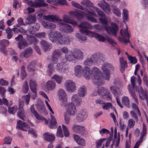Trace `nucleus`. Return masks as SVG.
<instances>
[{"instance_id": "1", "label": "nucleus", "mask_w": 148, "mask_h": 148, "mask_svg": "<svg viewBox=\"0 0 148 148\" xmlns=\"http://www.w3.org/2000/svg\"><path fill=\"white\" fill-rule=\"evenodd\" d=\"M81 4L86 7L84 8L80 5L75 1H72V4L73 6L80 9L84 10L86 14L77 10L69 12L70 15L76 17L77 19L82 18L84 17L88 20L94 23H97V20L92 17L96 15L94 10L97 11L98 15L100 16L99 21L105 28L108 33H111L114 36H116V32L118 29V27L115 24L112 23L111 27H108V23L110 22L111 21L109 18L107 17L104 13L102 11L96 7L92 6L93 4L89 0H83L81 2Z\"/></svg>"}, {"instance_id": "2", "label": "nucleus", "mask_w": 148, "mask_h": 148, "mask_svg": "<svg viewBox=\"0 0 148 148\" xmlns=\"http://www.w3.org/2000/svg\"><path fill=\"white\" fill-rule=\"evenodd\" d=\"M95 58L87 59L84 62L85 66L82 70V67L80 65H77L74 69L75 74L76 76L79 77L83 75L86 79L91 78L95 84L98 86L103 83V79L108 80L110 77V73L108 68L111 67L110 64H106L102 67L103 73L101 74L99 69L97 67H93L91 73L88 66H90L92 63H95Z\"/></svg>"}, {"instance_id": "3", "label": "nucleus", "mask_w": 148, "mask_h": 148, "mask_svg": "<svg viewBox=\"0 0 148 148\" xmlns=\"http://www.w3.org/2000/svg\"><path fill=\"white\" fill-rule=\"evenodd\" d=\"M40 26L38 24L36 25V27H32L30 28L29 30L26 32L22 27H20L18 25H16L14 26L12 31L15 34H18L19 32L25 34L28 37V40L30 41L29 44L34 43L35 44L38 42L37 40L35 38V36L39 38L44 37L45 36V33L42 32L37 34H35V32L38 30Z\"/></svg>"}, {"instance_id": "4", "label": "nucleus", "mask_w": 148, "mask_h": 148, "mask_svg": "<svg viewBox=\"0 0 148 148\" xmlns=\"http://www.w3.org/2000/svg\"><path fill=\"white\" fill-rule=\"evenodd\" d=\"M79 26L80 28L79 31L82 34H84L91 37H95L97 40L100 41L104 42L106 40H107L112 45L116 44V42L114 40L107 36H103L94 32L84 29H92V25L88 22H82L79 25Z\"/></svg>"}, {"instance_id": "5", "label": "nucleus", "mask_w": 148, "mask_h": 148, "mask_svg": "<svg viewBox=\"0 0 148 148\" xmlns=\"http://www.w3.org/2000/svg\"><path fill=\"white\" fill-rule=\"evenodd\" d=\"M37 18L38 19L39 21H40V18H42L47 21H49L53 22H58L60 25L64 29H60V31H64L66 33H70L73 31V29L71 27L67 24H62L61 22L62 21V20L59 19L58 16L54 15H48L45 16L42 13H40L38 14Z\"/></svg>"}, {"instance_id": "6", "label": "nucleus", "mask_w": 148, "mask_h": 148, "mask_svg": "<svg viewBox=\"0 0 148 148\" xmlns=\"http://www.w3.org/2000/svg\"><path fill=\"white\" fill-rule=\"evenodd\" d=\"M48 36L50 40L53 42L61 44H68L69 43L68 37H64L58 32L51 31L49 34Z\"/></svg>"}, {"instance_id": "7", "label": "nucleus", "mask_w": 148, "mask_h": 148, "mask_svg": "<svg viewBox=\"0 0 148 148\" xmlns=\"http://www.w3.org/2000/svg\"><path fill=\"white\" fill-rule=\"evenodd\" d=\"M135 77L134 76H132L131 78V81L132 84V86L130 84L128 86V88L130 93L132 96L134 98L135 103H133L132 104V108L133 110L136 112L139 116H140V112L139 109L137 106L138 104V100L137 97L135 94L133 93V91L135 89Z\"/></svg>"}, {"instance_id": "8", "label": "nucleus", "mask_w": 148, "mask_h": 148, "mask_svg": "<svg viewBox=\"0 0 148 148\" xmlns=\"http://www.w3.org/2000/svg\"><path fill=\"white\" fill-rule=\"evenodd\" d=\"M30 97V95L29 94L27 95L23 96L21 98L19 99V108L18 116L22 119L24 120L25 118L24 115V111L23 108L24 101H25V104L27 105L29 102Z\"/></svg>"}, {"instance_id": "9", "label": "nucleus", "mask_w": 148, "mask_h": 148, "mask_svg": "<svg viewBox=\"0 0 148 148\" xmlns=\"http://www.w3.org/2000/svg\"><path fill=\"white\" fill-rule=\"evenodd\" d=\"M83 58V53L79 49H75L72 51L71 55L66 56L63 62L65 63L67 60L72 61L74 59H80Z\"/></svg>"}, {"instance_id": "10", "label": "nucleus", "mask_w": 148, "mask_h": 148, "mask_svg": "<svg viewBox=\"0 0 148 148\" xmlns=\"http://www.w3.org/2000/svg\"><path fill=\"white\" fill-rule=\"evenodd\" d=\"M23 1L30 6L34 8L44 7L47 5L45 2V0H36L34 1L30 0H23Z\"/></svg>"}, {"instance_id": "11", "label": "nucleus", "mask_w": 148, "mask_h": 148, "mask_svg": "<svg viewBox=\"0 0 148 148\" xmlns=\"http://www.w3.org/2000/svg\"><path fill=\"white\" fill-rule=\"evenodd\" d=\"M126 28L124 29H121L120 31V34L122 37H119L118 38L119 40L121 42L124 43H127L130 42L129 37L130 36V34L127 30L128 28L126 25Z\"/></svg>"}, {"instance_id": "12", "label": "nucleus", "mask_w": 148, "mask_h": 148, "mask_svg": "<svg viewBox=\"0 0 148 148\" xmlns=\"http://www.w3.org/2000/svg\"><path fill=\"white\" fill-rule=\"evenodd\" d=\"M17 127L18 129L24 131L28 130V132L32 134L34 137H36L37 134L36 132L32 129H29L27 125L24 122H21L20 120H18L17 121Z\"/></svg>"}, {"instance_id": "13", "label": "nucleus", "mask_w": 148, "mask_h": 148, "mask_svg": "<svg viewBox=\"0 0 148 148\" xmlns=\"http://www.w3.org/2000/svg\"><path fill=\"white\" fill-rule=\"evenodd\" d=\"M63 104L65 107L66 113L70 115L73 116L77 113V110L75 105L72 103H67Z\"/></svg>"}, {"instance_id": "14", "label": "nucleus", "mask_w": 148, "mask_h": 148, "mask_svg": "<svg viewBox=\"0 0 148 148\" xmlns=\"http://www.w3.org/2000/svg\"><path fill=\"white\" fill-rule=\"evenodd\" d=\"M45 102L47 107L51 112L50 114L51 119V121L50 122L49 127L51 128H53L54 127H56L57 122L54 116L52 114H54V112L53 111L51 107L49 104L48 101L47 100H45Z\"/></svg>"}, {"instance_id": "15", "label": "nucleus", "mask_w": 148, "mask_h": 148, "mask_svg": "<svg viewBox=\"0 0 148 148\" xmlns=\"http://www.w3.org/2000/svg\"><path fill=\"white\" fill-rule=\"evenodd\" d=\"M98 93L100 95L101 99L104 100H109L111 99L110 93L103 88H100L98 90Z\"/></svg>"}, {"instance_id": "16", "label": "nucleus", "mask_w": 148, "mask_h": 148, "mask_svg": "<svg viewBox=\"0 0 148 148\" xmlns=\"http://www.w3.org/2000/svg\"><path fill=\"white\" fill-rule=\"evenodd\" d=\"M15 39L17 41H20L18 47L20 49H23L29 45L26 40L23 39V36L21 35H19L18 37L15 38Z\"/></svg>"}, {"instance_id": "17", "label": "nucleus", "mask_w": 148, "mask_h": 148, "mask_svg": "<svg viewBox=\"0 0 148 148\" xmlns=\"http://www.w3.org/2000/svg\"><path fill=\"white\" fill-rule=\"evenodd\" d=\"M9 44V42L6 40H3L0 41V51L5 55H7V51L6 47Z\"/></svg>"}, {"instance_id": "18", "label": "nucleus", "mask_w": 148, "mask_h": 148, "mask_svg": "<svg viewBox=\"0 0 148 148\" xmlns=\"http://www.w3.org/2000/svg\"><path fill=\"white\" fill-rule=\"evenodd\" d=\"M30 87L32 92L33 93V95L31 96L32 99H34L37 97L36 94V85L35 81L32 79L30 81Z\"/></svg>"}, {"instance_id": "19", "label": "nucleus", "mask_w": 148, "mask_h": 148, "mask_svg": "<svg viewBox=\"0 0 148 148\" xmlns=\"http://www.w3.org/2000/svg\"><path fill=\"white\" fill-rule=\"evenodd\" d=\"M58 95L60 99L62 101L63 104L67 102V95L65 92L62 89H60L58 92Z\"/></svg>"}, {"instance_id": "20", "label": "nucleus", "mask_w": 148, "mask_h": 148, "mask_svg": "<svg viewBox=\"0 0 148 148\" xmlns=\"http://www.w3.org/2000/svg\"><path fill=\"white\" fill-rule=\"evenodd\" d=\"M98 5L106 13H109L110 12V8L109 4L106 3L104 0H101L98 3Z\"/></svg>"}, {"instance_id": "21", "label": "nucleus", "mask_w": 148, "mask_h": 148, "mask_svg": "<svg viewBox=\"0 0 148 148\" xmlns=\"http://www.w3.org/2000/svg\"><path fill=\"white\" fill-rule=\"evenodd\" d=\"M65 86L67 91L69 92H73L75 90V83L72 81H67L65 83Z\"/></svg>"}, {"instance_id": "22", "label": "nucleus", "mask_w": 148, "mask_h": 148, "mask_svg": "<svg viewBox=\"0 0 148 148\" xmlns=\"http://www.w3.org/2000/svg\"><path fill=\"white\" fill-rule=\"evenodd\" d=\"M30 110L32 113L34 115L36 119L41 121H44L46 124L48 123V121L44 118L40 116L36 111L35 110L33 105L31 106Z\"/></svg>"}, {"instance_id": "23", "label": "nucleus", "mask_w": 148, "mask_h": 148, "mask_svg": "<svg viewBox=\"0 0 148 148\" xmlns=\"http://www.w3.org/2000/svg\"><path fill=\"white\" fill-rule=\"evenodd\" d=\"M87 116V114L86 111L82 110L77 114L76 119L78 122H81L85 120Z\"/></svg>"}, {"instance_id": "24", "label": "nucleus", "mask_w": 148, "mask_h": 148, "mask_svg": "<svg viewBox=\"0 0 148 148\" xmlns=\"http://www.w3.org/2000/svg\"><path fill=\"white\" fill-rule=\"evenodd\" d=\"M5 92V89L1 87H0V93L2 95V100L0 99V105H2L3 103L6 106L8 105V101L7 99L5 98L4 94Z\"/></svg>"}, {"instance_id": "25", "label": "nucleus", "mask_w": 148, "mask_h": 148, "mask_svg": "<svg viewBox=\"0 0 148 148\" xmlns=\"http://www.w3.org/2000/svg\"><path fill=\"white\" fill-rule=\"evenodd\" d=\"M138 90L139 94V96L141 99H146L147 101L148 100V97L147 96V91L146 90H144L141 87H139L138 88Z\"/></svg>"}, {"instance_id": "26", "label": "nucleus", "mask_w": 148, "mask_h": 148, "mask_svg": "<svg viewBox=\"0 0 148 148\" xmlns=\"http://www.w3.org/2000/svg\"><path fill=\"white\" fill-rule=\"evenodd\" d=\"M71 103H72L76 106H79L81 102V100L79 98L78 96L76 95L72 96L71 98Z\"/></svg>"}, {"instance_id": "27", "label": "nucleus", "mask_w": 148, "mask_h": 148, "mask_svg": "<svg viewBox=\"0 0 148 148\" xmlns=\"http://www.w3.org/2000/svg\"><path fill=\"white\" fill-rule=\"evenodd\" d=\"M43 137L45 140L48 141H53L55 139V137L54 135L50 134L48 133L44 134Z\"/></svg>"}, {"instance_id": "28", "label": "nucleus", "mask_w": 148, "mask_h": 148, "mask_svg": "<svg viewBox=\"0 0 148 148\" xmlns=\"http://www.w3.org/2000/svg\"><path fill=\"white\" fill-rule=\"evenodd\" d=\"M73 137L75 140L79 145L84 146L85 145V142L84 140L82 138H80L78 136L74 135Z\"/></svg>"}, {"instance_id": "29", "label": "nucleus", "mask_w": 148, "mask_h": 148, "mask_svg": "<svg viewBox=\"0 0 148 148\" xmlns=\"http://www.w3.org/2000/svg\"><path fill=\"white\" fill-rule=\"evenodd\" d=\"M63 20L64 22L69 23L73 25H77V22L74 20H72L66 15H64L63 16Z\"/></svg>"}, {"instance_id": "30", "label": "nucleus", "mask_w": 148, "mask_h": 148, "mask_svg": "<svg viewBox=\"0 0 148 148\" xmlns=\"http://www.w3.org/2000/svg\"><path fill=\"white\" fill-rule=\"evenodd\" d=\"M36 106L37 107L38 110L40 113H44L46 115L47 114V111L44 104L39 105L37 104L36 105Z\"/></svg>"}, {"instance_id": "31", "label": "nucleus", "mask_w": 148, "mask_h": 148, "mask_svg": "<svg viewBox=\"0 0 148 148\" xmlns=\"http://www.w3.org/2000/svg\"><path fill=\"white\" fill-rule=\"evenodd\" d=\"M72 130L74 132L76 133H80L84 131L85 129L83 126L73 125L72 127Z\"/></svg>"}, {"instance_id": "32", "label": "nucleus", "mask_w": 148, "mask_h": 148, "mask_svg": "<svg viewBox=\"0 0 148 148\" xmlns=\"http://www.w3.org/2000/svg\"><path fill=\"white\" fill-rule=\"evenodd\" d=\"M42 24L44 27L47 29H53L56 27V25L54 24L49 23L45 21L42 22Z\"/></svg>"}, {"instance_id": "33", "label": "nucleus", "mask_w": 148, "mask_h": 148, "mask_svg": "<svg viewBox=\"0 0 148 148\" xmlns=\"http://www.w3.org/2000/svg\"><path fill=\"white\" fill-rule=\"evenodd\" d=\"M32 52V50L31 48H28L25 50L24 53H21L20 57L21 58H23V57L27 58L31 55Z\"/></svg>"}, {"instance_id": "34", "label": "nucleus", "mask_w": 148, "mask_h": 148, "mask_svg": "<svg viewBox=\"0 0 148 148\" xmlns=\"http://www.w3.org/2000/svg\"><path fill=\"white\" fill-rule=\"evenodd\" d=\"M117 134V130L115 128L114 130V143H112V145L113 146L115 145V147H117L119 143L120 139L119 137H116V135Z\"/></svg>"}, {"instance_id": "35", "label": "nucleus", "mask_w": 148, "mask_h": 148, "mask_svg": "<svg viewBox=\"0 0 148 148\" xmlns=\"http://www.w3.org/2000/svg\"><path fill=\"white\" fill-rule=\"evenodd\" d=\"M27 23L30 24L35 22L36 21V16L34 15H30L27 18Z\"/></svg>"}, {"instance_id": "36", "label": "nucleus", "mask_w": 148, "mask_h": 148, "mask_svg": "<svg viewBox=\"0 0 148 148\" xmlns=\"http://www.w3.org/2000/svg\"><path fill=\"white\" fill-rule=\"evenodd\" d=\"M56 84L54 82L51 81H48L47 84V87L48 90H51L54 89L55 87Z\"/></svg>"}, {"instance_id": "37", "label": "nucleus", "mask_w": 148, "mask_h": 148, "mask_svg": "<svg viewBox=\"0 0 148 148\" xmlns=\"http://www.w3.org/2000/svg\"><path fill=\"white\" fill-rule=\"evenodd\" d=\"M123 16L124 20V22L125 24V21H127L128 20V11L127 9H123Z\"/></svg>"}, {"instance_id": "38", "label": "nucleus", "mask_w": 148, "mask_h": 148, "mask_svg": "<svg viewBox=\"0 0 148 148\" xmlns=\"http://www.w3.org/2000/svg\"><path fill=\"white\" fill-rule=\"evenodd\" d=\"M121 101L123 105L127 107H129L130 104V101L129 99L127 97H123L122 98Z\"/></svg>"}, {"instance_id": "39", "label": "nucleus", "mask_w": 148, "mask_h": 148, "mask_svg": "<svg viewBox=\"0 0 148 148\" xmlns=\"http://www.w3.org/2000/svg\"><path fill=\"white\" fill-rule=\"evenodd\" d=\"M40 43L41 45L43 46L45 51H48V49H50L51 47L47 44L45 40H41Z\"/></svg>"}, {"instance_id": "40", "label": "nucleus", "mask_w": 148, "mask_h": 148, "mask_svg": "<svg viewBox=\"0 0 148 148\" xmlns=\"http://www.w3.org/2000/svg\"><path fill=\"white\" fill-rule=\"evenodd\" d=\"M112 6L114 13L117 16H121V14L119 10L116 6L112 5Z\"/></svg>"}, {"instance_id": "41", "label": "nucleus", "mask_w": 148, "mask_h": 148, "mask_svg": "<svg viewBox=\"0 0 148 148\" xmlns=\"http://www.w3.org/2000/svg\"><path fill=\"white\" fill-rule=\"evenodd\" d=\"M78 93L80 96H84L86 93V87L84 86L80 87Z\"/></svg>"}, {"instance_id": "42", "label": "nucleus", "mask_w": 148, "mask_h": 148, "mask_svg": "<svg viewBox=\"0 0 148 148\" xmlns=\"http://www.w3.org/2000/svg\"><path fill=\"white\" fill-rule=\"evenodd\" d=\"M53 56H54L52 58V62H54L55 63L57 62V59L56 57L60 55V51L58 50H55L53 53Z\"/></svg>"}, {"instance_id": "43", "label": "nucleus", "mask_w": 148, "mask_h": 148, "mask_svg": "<svg viewBox=\"0 0 148 148\" xmlns=\"http://www.w3.org/2000/svg\"><path fill=\"white\" fill-rule=\"evenodd\" d=\"M52 78L54 79L57 83L60 84L62 81V77L61 76L55 75L52 77Z\"/></svg>"}, {"instance_id": "44", "label": "nucleus", "mask_w": 148, "mask_h": 148, "mask_svg": "<svg viewBox=\"0 0 148 148\" xmlns=\"http://www.w3.org/2000/svg\"><path fill=\"white\" fill-rule=\"evenodd\" d=\"M6 32L7 34V38L10 39L13 35L12 29L10 27H8L6 29Z\"/></svg>"}, {"instance_id": "45", "label": "nucleus", "mask_w": 148, "mask_h": 148, "mask_svg": "<svg viewBox=\"0 0 148 148\" xmlns=\"http://www.w3.org/2000/svg\"><path fill=\"white\" fill-rule=\"evenodd\" d=\"M110 89L111 91L115 96L116 95H119L118 93L117 92L118 89L116 88L115 86H111L110 88Z\"/></svg>"}, {"instance_id": "46", "label": "nucleus", "mask_w": 148, "mask_h": 148, "mask_svg": "<svg viewBox=\"0 0 148 148\" xmlns=\"http://www.w3.org/2000/svg\"><path fill=\"white\" fill-rule=\"evenodd\" d=\"M120 62L122 69H124L127 65L126 61L123 60V57L120 58Z\"/></svg>"}, {"instance_id": "47", "label": "nucleus", "mask_w": 148, "mask_h": 148, "mask_svg": "<svg viewBox=\"0 0 148 148\" xmlns=\"http://www.w3.org/2000/svg\"><path fill=\"white\" fill-rule=\"evenodd\" d=\"M56 135L58 137L62 138L64 136L62 131L61 127L60 126H59L58 128Z\"/></svg>"}, {"instance_id": "48", "label": "nucleus", "mask_w": 148, "mask_h": 148, "mask_svg": "<svg viewBox=\"0 0 148 148\" xmlns=\"http://www.w3.org/2000/svg\"><path fill=\"white\" fill-rule=\"evenodd\" d=\"M28 89L29 88L27 83V82H25L23 86L22 92L24 93H26L27 92Z\"/></svg>"}, {"instance_id": "49", "label": "nucleus", "mask_w": 148, "mask_h": 148, "mask_svg": "<svg viewBox=\"0 0 148 148\" xmlns=\"http://www.w3.org/2000/svg\"><path fill=\"white\" fill-rule=\"evenodd\" d=\"M147 132L146 131V125L143 124V132L141 134V136L140 138H142V140H143V139L144 136H145Z\"/></svg>"}, {"instance_id": "50", "label": "nucleus", "mask_w": 148, "mask_h": 148, "mask_svg": "<svg viewBox=\"0 0 148 148\" xmlns=\"http://www.w3.org/2000/svg\"><path fill=\"white\" fill-rule=\"evenodd\" d=\"M128 59L130 63L133 64H134L137 62V60L135 57L130 56L128 57Z\"/></svg>"}, {"instance_id": "51", "label": "nucleus", "mask_w": 148, "mask_h": 148, "mask_svg": "<svg viewBox=\"0 0 148 148\" xmlns=\"http://www.w3.org/2000/svg\"><path fill=\"white\" fill-rule=\"evenodd\" d=\"M17 109V107L14 106L13 107H9L8 108V111L10 113L13 114L15 113Z\"/></svg>"}, {"instance_id": "52", "label": "nucleus", "mask_w": 148, "mask_h": 148, "mask_svg": "<svg viewBox=\"0 0 148 148\" xmlns=\"http://www.w3.org/2000/svg\"><path fill=\"white\" fill-rule=\"evenodd\" d=\"M21 6V3L18 2L17 0H14L13 3V7L15 9L18 8H20Z\"/></svg>"}, {"instance_id": "53", "label": "nucleus", "mask_w": 148, "mask_h": 148, "mask_svg": "<svg viewBox=\"0 0 148 148\" xmlns=\"http://www.w3.org/2000/svg\"><path fill=\"white\" fill-rule=\"evenodd\" d=\"M110 108L113 109L112 104L110 103H106L103 107L104 110H108Z\"/></svg>"}, {"instance_id": "54", "label": "nucleus", "mask_w": 148, "mask_h": 148, "mask_svg": "<svg viewBox=\"0 0 148 148\" xmlns=\"http://www.w3.org/2000/svg\"><path fill=\"white\" fill-rule=\"evenodd\" d=\"M25 66H23L21 68V78L23 79L25 77L26 75V73L25 71Z\"/></svg>"}, {"instance_id": "55", "label": "nucleus", "mask_w": 148, "mask_h": 148, "mask_svg": "<svg viewBox=\"0 0 148 148\" xmlns=\"http://www.w3.org/2000/svg\"><path fill=\"white\" fill-rule=\"evenodd\" d=\"M106 140L105 138L100 139L96 142L97 147H100L103 143Z\"/></svg>"}, {"instance_id": "56", "label": "nucleus", "mask_w": 148, "mask_h": 148, "mask_svg": "<svg viewBox=\"0 0 148 148\" xmlns=\"http://www.w3.org/2000/svg\"><path fill=\"white\" fill-rule=\"evenodd\" d=\"M34 63L32 62L30 65L28 66L27 68L29 71H31L35 70V68L34 67Z\"/></svg>"}, {"instance_id": "57", "label": "nucleus", "mask_w": 148, "mask_h": 148, "mask_svg": "<svg viewBox=\"0 0 148 148\" xmlns=\"http://www.w3.org/2000/svg\"><path fill=\"white\" fill-rule=\"evenodd\" d=\"M8 84V82L3 79H0V85L2 86H6Z\"/></svg>"}, {"instance_id": "58", "label": "nucleus", "mask_w": 148, "mask_h": 148, "mask_svg": "<svg viewBox=\"0 0 148 148\" xmlns=\"http://www.w3.org/2000/svg\"><path fill=\"white\" fill-rule=\"evenodd\" d=\"M135 121L132 119H130L128 120V126L131 128L133 127L135 124Z\"/></svg>"}, {"instance_id": "59", "label": "nucleus", "mask_w": 148, "mask_h": 148, "mask_svg": "<svg viewBox=\"0 0 148 148\" xmlns=\"http://www.w3.org/2000/svg\"><path fill=\"white\" fill-rule=\"evenodd\" d=\"M62 127L65 136H68L69 134V133L67 128L63 125H62Z\"/></svg>"}, {"instance_id": "60", "label": "nucleus", "mask_w": 148, "mask_h": 148, "mask_svg": "<svg viewBox=\"0 0 148 148\" xmlns=\"http://www.w3.org/2000/svg\"><path fill=\"white\" fill-rule=\"evenodd\" d=\"M76 36L80 40L82 41H85L86 40V36H82L80 35L79 34L77 33L76 34Z\"/></svg>"}, {"instance_id": "61", "label": "nucleus", "mask_w": 148, "mask_h": 148, "mask_svg": "<svg viewBox=\"0 0 148 148\" xmlns=\"http://www.w3.org/2000/svg\"><path fill=\"white\" fill-rule=\"evenodd\" d=\"M4 142L6 144H10L11 143L12 139L10 137H7L4 138Z\"/></svg>"}, {"instance_id": "62", "label": "nucleus", "mask_w": 148, "mask_h": 148, "mask_svg": "<svg viewBox=\"0 0 148 148\" xmlns=\"http://www.w3.org/2000/svg\"><path fill=\"white\" fill-rule=\"evenodd\" d=\"M100 133L101 135H102L104 134H110V132L108 130L106 129H103L100 131Z\"/></svg>"}, {"instance_id": "63", "label": "nucleus", "mask_w": 148, "mask_h": 148, "mask_svg": "<svg viewBox=\"0 0 148 148\" xmlns=\"http://www.w3.org/2000/svg\"><path fill=\"white\" fill-rule=\"evenodd\" d=\"M143 141L142 140V138H140L139 140H138L134 146L133 148H138L140 146V143H141Z\"/></svg>"}, {"instance_id": "64", "label": "nucleus", "mask_w": 148, "mask_h": 148, "mask_svg": "<svg viewBox=\"0 0 148 148\" xmlns=\"http://www.w3.org/2000/svg\"><path fill=\"white\" fill-rule=\"evenodd\" d=\"M14 20V18L13 17H12L10 19L7 21L6 22L8 26H10L12 25V22Z\"/></svg>"}]
</instances>
